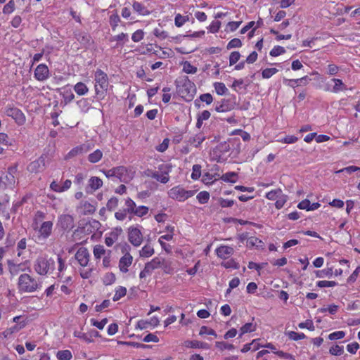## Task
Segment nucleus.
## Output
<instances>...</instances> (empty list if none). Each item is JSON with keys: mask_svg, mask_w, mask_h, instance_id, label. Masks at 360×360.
Segmentation results:
<instances>
[{"mask_svg": "<svg viewBox=\"0 0 360 360\" xmlns=\"http://www.w3.org/2000/svg\"><path fill=\"white\" fill-rule=\"evenodd\" d=\"M133 9L142 15H147L150 13V11L143 5L137 1L134 2Z\"/></svg>", "mask_w": 360, "mask_h": 360, "instance_id": "obj_27", "label": "nucleus"}, {"mask_svg": "<svg viewBox=\"0 0 360 360\" xmlns=\"http://www.w3.org/2000/svg\"><path fill=\"white\" fill-rule=\"evenodd\" d=\"M18 290L22 292H32L41 287V284L28 274H21L18 278Z\"/></svg>", "mask_w": 360, "mask_h": 360, "instance_id": "obj_3", "label": "nucleus"}, {"mask_svg": "<svg viewBox=\"0 0 360 360\" xmlns=\"http://www.w3.org/2000/svg\"><path fill=\"white\" fill-rule=\"evenodd\" d=\"M200 100L202 102H205L207 105H209L213 101V98L210 94L207 93L200 95Z\"/></svg>", "mask_w": 360, "mask_h": 360, "instance_id": "obj_63", "label": "nucleus"}, {"mask_svg": "<svg viewBox=\"0 0 360 360\" xmlns=\"http://www.w3.org/2000/svg\"><path fill=\"white\" fill-rule=\"evenodd\" d=\"M102 185V180L97 176H93L89 181V186L94 191L98 189Z\"/></svg>", "mask_w": 360, "mask_h": 360, "instance_id": "obj_28", "label": "nucleus"}, {"mask_svg": "<svg viewBox=\"0 0 360 360\" xmlns=\"http://www.w3.org/2000/svg\"><path fill=\"white\" fill-rule=\"evenodd\" d=\"M287 335L290 340L295 341L302 340L306 338V335L304 333H298L295 331H290L287 333Z\"/></svg>", "mask_w": 360, "mask_h": 360, "instance_id": "obj_48", "label": "nucleus"}, {"mask_svg": "<svg viewBox=\"0 0 360 360\" xmlns=\"http://www.w3.org/2000/svg\"><path fill=\"white\" fill-rule=\"evenodd\" d=\"M216 347L219 348L221 350L229 349L231 350L235 348L234 345L232 344H229L225 342H215Z\"/></svg>", "mask_w": 360, "mask_h": 360, "instance_id": "obj_51", "label": "nucleus"}, {"mask_svg": "<svg viewBox=\"0 0 360 360\" xmlns=\"http://www.w3.org/2000/svg\"><path fill=\"white\" fill-rule=\"evenodd\" d=\"M221 179L225 182L235 183L238 179V174L234 172H226L221 176Z\"/></svg>", "mask_w": 360, "mask_h": 360, "instance_id": "obj_26", "label": "nucleus"}, {"mask_svg": "<svg viewBox=\"0 0 360 360\" xmlns=\"http://www.w3.org/2000/svg\"><path fill=\"white\" fill-rule=\"evenodd\" d=\"M178 94L186 101L193 100L196 93V87L193 82L190 81L187 76H181L175 80Z\"/></svg>", "mask_w": 360, "mask_h": 360, "instance_id": "obj_2", "label": "nucleus"}, {"mask_svg": "<svg viewBox=\"0 0 360 360\" xmlns=\"http://www.w3.org/2000/svg\"><path fill=\"white\" fill-rule=\"evenodd\" d=\"M56 356L59 360H70L72 355L70 350H60L57 352Z\"/></svg>", "mask_w": 360, "mask_h": 360, "instance_id": "obj_36", "label": "nucleus"}, {"mask_svg": "<svg viewBox=\"0 0 360 360\" xmlns=\"http://www.w3.org/2000/svg\"><path fill=\"white\" fill-rule=\"evenodd\" d=\"M321 207L319 202L311 203L307 199L303 200L299 202L297 207L300 210H306L307 211L315 210Z\"/></svg>", "mask_w": 360, "mask_h": 360, "instance_id": "obj_20", "label": "nucleus"}, {"mask_svg": "<svg viewBox=\"0 0 360 360\" xmlns=\"http://www.w3.org/2000/svg\"><path fill=\"white\" fill-rule=\"evenodd\" d=\"M154 254V249L150 245H144L140 251V256L142 257H149Z\"/></svg>", "mask_w": 360, "mask_h": 360, "instance_id": "obj_33", "label": "nucleus"}, {"mask_svg": "<svg viewBox=\"0 0 360 360\" xmlns=\"http://www.w3.org/2000/svg\"><path fill=\"white\" fill-rule=\"evenodd\" d=\"M205 334L210 335H213L215 338L217 337L216 332L213 329L210 328L207 326H203L200 329L199 335H203Z\"/></svg>", "mask_w": 360, "mask_h": 360, "instance_id": "obj_49", "label": "nucleus"}, {"mask_svg": "<svg viewBox=\"0 0 360 360\" xmlns=\"http://www.w3.org/2000/svg\"><path fill=\"white\" fill-rule=\"evenodd\" d=\"M216 252L219 257L226 259L233 254L234 250L233 248L229 246L221 245L217 248Z\"/></svg>", "mask_w": 360, "mask_h": 360, "instance_id": "obj_19", "label": "nucleus"}, {"mask_svg": "<svg viewBox=\"0 0 360 360\" xmlns=\"http://www.w3.org/2000/svg\"><path fill=\"white\" fill-rule=\"evenodd\" d=\"M287 200V196L283 193L276 199L275 206L277 209H281L283 207Z\"/></svg>", "mask_w": 360, "mask_h": 360, "instance_id": "obj_57", "label": "nucleus"}, {"mask_svg": "<svg viewBox=\"0 0 360 360\" xmlns=\"http://www.w3.org/2000/svg\"><path fill=\"white\" fill-rule=\"evenodd\" d=\"M165 167L167 169L164 170L162 174H159L158 172H153L151 170H148V173L146 174L147 176H151L152 178L156 179L157 181L162 183L166 184L169 181V173L171 170L172 166L171 165H161L159 167V169L162 170L163 168Z\"/></svg>", "mask_w": 360, "mask_h": 360, "instance_id": "obj_8", "label": "nucleus"}, {"mask_svg": "<svg viewBox=\"0 0 360 360\" xmlns=\"http://www.w3.org/2000/svg\"><path fill=\"white\" fill-rule=\"evenodd\" d=\"M197 199L201 204L207 203L210 199V193L207 191H201L197 195Z\"/></svg>", "mask_w": 360, "mask_h": 360, "instance_id": "obj_44", "label": "nucleus"}, {"mask_svg": "<svg viewBox=\"0 0 360 360\" xmlns=\"http://www.w3.org/2000/svg\"><path fill=\"white\" fill-rule=\"evenodd\" d=\"M183 71L187 74H195L198 71V68L191 64L188 61L183 63Z\"/></svg>", "mask_w": 360, "mask_h": 360, "instance_id": "obj_35", "label": "nucleus"}, {"mask_svg": "<svg viewBox=\"0 0 360 360\" xmlns=\"http://www.w3.org/2000/svg\"><path fill=\"white\" fill-rule=\"evenodd\" d=\"M91 323L94 326H96L100 330L103 329L105 324L108 323V319L106 318L102 319L101 321H98L94 319H91Z\"/></svg>", "mask_w": 360, "mask_h": 360, "instance_id": "obj_54", "label": "nucleus"}, {"mask_svg": "<svg viewBox=\"0 0 360 360\" xmlns=\"http://www.w3.org/2000/svg\"><path fill=\"white\" fill-rule=\"evenodd\" d=\"M57 225L63 230H71L75 226L74 218L70 214H62L58 217Z\"/></svg>", "mask_w": 360, "mask_h": 360, "instance_id": "obj_13", "label": "nucleus"}, {"mask_svg": "<svg viewBox=\"0 0 360 360\" xmlns=\"http://www.w3.org/2000/svg\"><path fill=\"white\" fill-rule=\"evenodd\" d=\"M205 140V136L202 134H198L194 136L190 137L188 143L191 145H194L195 147L198 148Z\"/></svg>", "mask_w": 360, "mask_h": 360, "instance_id": "obj_23", "label": "nucleus"}, {"mask_svg": "<svg viewBox=\"0 0 360 360\" xmlns=\"http://www.w3.org/2000/svg\"><path fill=\"white\" fill-rule=\"evenodd\" d=\"M327 268L325 269H323L321 271H316V276L319 278H323L324 276H326L328 278H331L333 274V267L329 266V263H327Z\"/></svg>", "mask_w": 360, "mask_h": 360, "instance_id": "obj_24", "label": "nucleus"}, {"mask_svg": "<svg viewBox=\"0 0 360 360\" xmlns=\"http://www.w3.org/2000/svg\"><path fill=\"white\" fill-rule=\"evenodd\" d=\"M282 193L281 189L273 190L266 194V198L271 200H275L282 194Z\"/></svg>", "mask_w": 360, "mask_h": 360, "instance_id": "obj_43", "label": "nucleus"}, {"mask_svg": "<svg viewBox=\"0 0 360 360\" xmlns=\"http://www.w3.org/2000/svg\"><path fill=\"white\" fill-rule=\"evenodd\" d=\"M240 54L238 51H233L229 56V64L233 65L236 64L240 59Z\"/></svg>", "mask_w": 360, "mask_h": 360, "instance_id": "obj_58", "label": "nucleus"}, {"mask_svg": "<svg viewBox=\"0 0 360 360\" xmlns=\"http://www.w3.org/2000/svg\"><path fill=\"white\" fill-rule=\"evenodd\" d=\"M164 263V259L161 257H155L150 262L145 264L144 269L140 272V278H143L150 275L153 270L160 268L162 264Z\"/></svg>", "mask_w": 360, "mask_h": 360, "instance_id": "obj_7", "label": "nucleus"}, {"mask_svg": "<svg viewBox=\"0 0 360 360\" xmlns=\"http://www.w3.org/2000/svg\"><path fill=\"white\" fill-rule=\"evenodd\" d=\"M188 20V16H183L181 14L178 13L176 15L174 18V24L176 27H181Z\"/></svg>", "mask_w": 360, "mask_h": 360, "instance_id": "obj_41", "label": "nucleus"}, {"mask_svg": "<svg viewBox=\"0 0 360 360\" xmlns=\"http://www.w3.org/2000/svg\"><path fill=\"white\" fill-rule=\"evenodd\" d=\"M75 259L82 266H86L89 262L90 254L86 248H80L77 251Z\"/></svg>", "mask_w": 360, "mask_h": 360, "instance_id": "obj_14", "label": "nucleus"}, {"mask_svg": "<svg viewBox=\"0 0 360 360\" xmlns=\"http://www.w3.org/2000/svg\"><path fill=\"white\" fill-rule=\"evenodd\" d=\"M300 328H307L308 330L313 331L315 328L311 320H307L305 322L300 323L298 325Z\"/></svg>", "mask_w": 360, "mask_h": 360, "instance_id": "obj_60", "label": "nucleus"}, {"mask_svg": "<svg viewBox=\"0 0 360 360\" xmlns=\"http://www.w3.org/2000/svg\"><path fill=\"white\" fill-rule=\"evenodd\" d=\"M102 157L103 152L101 150L97 149L88 155V160L91 163H96L101 160Z\"/></svg>", "mask_w": 360, "mask_h": 360, "instance_id": "obj_25", "label": "nucleus"}, {"mask_svg": "<svg viewBox=\"0 0 360 360\" xmlns=\"http://www.w3.org/2000/svg\"><path fill=\"white\" fill-rule=\"evenodd\" d=\"M153 34L161 39H165L168 37L167 32L164 30H160L158 28H155L153 31Z\"/></svg>", "mask_w": 360, "mask_h": 360, "instance_id": "obj_64", "label": "nucleus"}, {"mask_svg": "<svg viewBox=\"0 0 360 360\" xmlns=\"http://www.w3.org/2000/svg\"><path fill=\"white\" fill-rule=\"evenodd\" d=\"M144 32L142 30H138L131 36V39L134 42H139L143 38Z\"/></svg>", "mask_w": 360, "mask_h": 360, "instance_id": "obj_61", "label": "nucleus"}, {"mask_svg": "<svg viewBox=\"0 0 360 360\" xmlns=\"http://www.w3.org/2000/svg\"><path fill=\"white\" fill-rule=\"evenodd\" d=\"M345 333L344 331H342V330L336 331V332H333V333H330L328 335V339L330 340H339V339L343 338L345 337Z\"/></svg>", "mask_w": 360, "mask_h": 360, "instance_id": "obj_59", "label": "nucleus"}, {"mask_svg": "<svg viewBox=\"0 0 360 360\" xmlns=\"http://www.w3.org/2000/svg\"><path fill=\"white\" fill-rule=\"evenodd\" d=\"M285 53V49L281 46H275L270 51V56L273 57L278 56Z\"/></svg>", "mask_w": 360, "mask_h": 360, "instance_id": "obj_47", "label": "nucleus"}, {"mask_svg": "<svg viewBox=\"0 0 360 360\" xmlns=\"http://www.w3.org/2000/svg\"><path fill=\"white\" fill-rule=\"evenodd\" d=\"M119 205V199L117 197H111L107 202L106 208L108 211L112 212L117 209Z\"/></svg>", "mask_w": 360, "mask_h": 360, "instance_id": "obj_29", "label": "nucleus"}, {"mask_svg": "<svg viewBox=\"0 0 360 360\" xmlns=\"http://www.w3.org/2000/svg\"><path fill=\"white\" fill-rule=\"evenodd\" d=\"M15 10V2L13 0H10L4 7L3 13L4 14H10Z\"/></svg>", "mask_w": 360, "mask_h": 360, "instance_id": "obj_50", "label": "nucleus"}, {"mask_svg": "<svg viewBox=\"0 0 360 360\" xmlns=\"http://www.w3.org/2000/svg\"><path fill=\"white\" fill-rule=\"evenodd\" d=\"M5 113L7 116L11 117L13 118L15 122L19 124H22L25 121V117L24 114L20 110H19L17 108L15 107H9L6 108L5 110Z\"/></svg>", "mask_w": 360, "mask_h": 360, "instance_id": "obj_12", "label": "nucleus"}, {"mask_svg": "<svg viewBox=\"0 0 360 360\" xmlns=\"http://www.w3.org/2000/svg\"><path fill=\"white\" fill-rule=\"evenodd\" d=\"M115 177L121 182L129 183L134 176V172L131 169H128L124 166L115 167Z\"/></svg>", "mask_w": 360, "mask_h": 360, "instance_id": "obj_9", "label": "nucleus"}, {"mask_svg": "<svg viewBox=\"0 0 360 360\" xmlns=\"http://www.w3.org/2000/svg\"><path fill=\"white\" fill-rule=\"evenodd\" d=\"M255 330V326L252 323H247L240 328V333L239 337L241 338L243 335L247 333L252 332Z\"/></svg>", "mask_w": 360, "mask_h": 360, "instance_id": "obj_38", "label": "nucleus"}, {"mask_svg": "<svg viewBox=\"0 0 360 360\" xmlns=\"http://www.w3.org/2000/svg\"><path fill=\"white\" fill-rule=\"evenodd\" d=\"M133 261V257L129 253L126 252L119 261V269L122 273L128 272V268L131 266Z\"/></svg>", "mask_w": 360, "mask_h": 360, "instance_id": "obj_17", "label": "nucleus"}, {"mask_svg": "<svg viewBox=\"0 0 360 360\" xmlns=\"http://www.w3.org/2000/svg\"><path fill=\"white\" fill-rule=\"evenodd\" d=\"M333 82H334L335 85L333 88V91L335 93H338L339 91H342L347 89L345 84L342 82V81L340 79H333Z\"/></svg>", "mask_w": 360, "mask_h": 360, "instance_id": "obj_32", "label": "nucleus"}, {"mask_svg": "<svg viewBox=\"0 0 360 360\" xmlns=\"http://www.w3.org/2000/svg\"><path fill=\"white\" fill-rule=\"evenodd\" d=\"M34 269L41 276L51 274L55 269V260L51 257H39L34 261Z\"/></svg>", "mask_w": 360, "mask_h": 360, "instance_id": "obj_4", "label": "nucleus"}, {"mask_svg": "<svg viewBox=\"0 0 360 360\" xmlns=\"http://www.w3.org/2000/svg\"><path fill=\"white\" fill-rule=\"evenodd\" d=\"M120 20V18L117 13L112 14L110 16V25L112 27V30L113 31L115 30Z\"/></svg>", "mask_w": 360, "mask_h": 360, "instance_id": "obj_42", "label": "nucleus"}, {"mask_svg": "<svg viewBox=\"0 0 360 360\" xmlns=\"http://www.w3.org/2000/svg\"><path fill=\"white\" fill-rule=\"evenodd\" d=\"M184 346L187 348L210 349V345L207 343L198 340H186L184 342Z\"/></svg>", "mask_w": 360, "mask_h": 360, "instance_id": "obj_21", "label": "nucleus"}, {"mask_svg": "<svg viewBox=\"0 0 360 360\" xmlns=\"http://www.w3.org/2000/svg\"><path fill=\"white\" fill-rule=\"evenodd\" d=\"M94 255L96 259H101V257L105 254V250L103 245H96L94 248Z\"/></svg>", "mask_w": 360, "mask_h": 360, "instance_id": "obj_37", "label": "nucleus"}, {"mask_svg": "<svg viewBox=\"0 0 360 360\" xmlns=\"http://www.w3.org/2000/svg\"><path fill=\"white\" fill-rule=\"evenodd\" d=\"M194 193V191H186L180 186L171 188L168 192L169 198L179 201H184L193 196Z\"/></svg>", "mask_w": 360, "mask_h": 360, "instance_id": "obj_5", "label": "nucleus"}, {"mask_svg": "<svg viewBox=\"0 0 360 360\" xmlns=\"http://www.w3.org/2000/svg\"><path fill=\"white\" fill-rule=\"evenodd\" d=\"M46 168V157L40 156L37 160L31 162L27 167L28 172L31 173H39Z\"/></svg>", "mask_w": 360, "mask_h": 360, "instance_id": "obj_10", "label": "nucleus"}, {"mask_svg": "<svg viewBox=\"0 0 360 360\" xmlns=\"http://www.w3.org/2000/svg\"><path fill=\"white\" fill-rule=\"evenodd\" d=\"M278 72V70L275 68H266L262 70V75L264 79H269Z\"/></svg>", "mask_w": 360, "mask_h": 360, "instance_id": "obj_40", "label": "nucleus"}, {"mask_svg": "<svg viewBox=\"0 0 360 360\" xmlns=\"http://www.w3.org/2000/svg\"><path fill=\"white\" fill-rule=\"evenodd\" d=\"M53 229V222L51 221H44L41 224L39 232L40 234V237H42L44 239L48 238L52 233Z\"/></svg>", "mask_w": 360, "mask_h": 360, "instance_id": "obj_18", "label": "nucleus"}, {"mask_svg": "<svg viewBox=\"0 0 360 360\" xmlns=\"http://www.w3.org/2000/svg\"><path fill=\"white\" fill-rule=\"evenodd\" d=\"M329 352L332 355L340 356L344 352L343 347L335 345V347H332L330 348Z\"/></svg>", "mask_w": 360, "mask_h": 360, "instance_id": "obj_55", "label": "nucleus"}, {"mask_svg": "<svg viewBox=\"0 0 360 360\" xmlns=\"http://www.w3.org/2000/svg\"><path fill=\"white\" fill-rule=\"evenodd\" d=\"M192 174L191 179L193 180H197L200 178L201 175V166L200 165H194L192 168Z\"/></svg>", "mask_w": 360, "mask_h": 360, "instance_id": "obj_45", "label": "nucleus"}, {"mask_svg": "<svg viewBox=\"0 0 360 360\" xmlns=\"http://www.w3.org/2000/svg\"><path fill=\"white\" fill-rule=\"evenodd\" d=\"M101 224L99 223V221L94 219L92 220L91 221H89V223L86 224L85 226L84 227V229L86 231L92 232L91 228H93L94 230H98Z\"/></svg>", "mask_w": 360, "mask_h": 360, "instance_id": "obj_46", "label": "nucleus"}, {"mask_svg": "<svg viewBox=\"0 0 360 360\" xmlns=\"http://www.w3.org/2000/svg\"><path fill=\"white\" fill-rule=\"evenodd\" d=\"M74 90L78 95L83 96L88 92L89 89L84 83L78 82L75 85Z\"/></svg>", "mask_w": 360, "mask_h": 360, "instance_id": "obj_30", "label": "nucleus"}, {"mask_svg": "<svg viewBox=\"0 0 360 360\" xmlns=\"http://www.w3.org/2000/svg\"><path fill=\"white\" fill-rule=\"evenodd\" d=\"M337 285L338 283L333 281H320L316 283V285L319 288L334 287Z\"/></svg>", "mask_w": 360, "mask_h": 360, "instance_id": "obj_56", "label": "nucleus"}, {"mask_svg": "<svg viewBox=\"0 0 360 360\" xmlns=\"http://www.w3.org/2000/svg\"><path fill=\"white\" fill-rule=\"evenodd\" d=\"M81 207L83 209V214L85 215L91 214L96 211L95 206L86 201L82 202Z\"/></svg>", "mask_w": 360, "mask_h": 360, "instance_id": "obj_31", "label": "nucleus"}, {"mask_svg": "<svg viewBox=\"0 0 360 360\" xmlns=\"http://www.w3.org/2000/svg\"><path fill=\"white\" fill-rule=\"evenodd\" d=\"M125 208L120 209L115 213L116 219L124 221L127 218V214L142 217L146 215L149 210L148 207L144 205L136 207L135 202L130 198L125 199Z\"/></svg>", "mask_w": 360, "mask_h": 360, "instance_id": "obj_1", "label": "nucleus"}, {"mask_svg": "<svg viewBox=\"0 0 360 360\" xmlns=\"http://www.w3.org/2000/svg\"><path fill=\"white\" fill-rule=\"evenodd\" d=\"M214 89L217 94L224 95L227 91V88L225 84L221 82H216L214 84Z\"/></svg>", "mask_w": 360, "mask_h": 360, "instance_id": "obj_52", "label": "nucleus"}, {"mask_svg": "<svg viewBox=\"0 0 360 360\" xmlns=\"http://www.w3.org/2000/svg\"><path fill=\"white\" fill-rule=\"evenodd\" d=\"M115 281V276L113 273H108L105 275L103 282L105 285H110Z\"/></svg>", "mask_w": 360, "mask_h": 360, "instance_id": "obj_62", "label": "nucleus"}, {"mask_svg": "<svg viewBox=\"0 0 360 360\" xmlns=\"http://www.w3.org/2000/svg\"><path fill=\"white\" fill-rule=\"evenodd\" d=\"M242 46V42L240 39L238 38H234L231 39L227 44L226 48L227 49H231L233 48H238Z\"/></svg>", "mask_w": 360, "mask_h": 360, "instance_id": "obj_53", "label": "nucleus"}, {"mask_svg": "<svg viewBox=\"0 0 360 360\" xmlns=\"http://www.w3.org/2000/svg\"><path fill=\"white\" fill-rule=\"evenodd\" d=\"M49 77V70L46 65L39 64L34 70V77L37 80L43 82Z\"/></svg>", "mask_w": 360, "mask_h": 360, "instance_id": "obj_15", "label": "nucleus"}, {"mask_svg": "<svg viewBox=\"0 0 360 360\" xmlns=\"http://www.w3.org/2000/svg\"><path fill=\"white\" fill-rule=\"evenodd\" d=\"M95 91L96 94L105 91L108 86V77L103 70L98 69L95 72Z\"/></svg>", "mask_w": 360, "mask_h": 360, "instance_id": "obj_6", "label": "nucleus"}, {"mask_svg": "<svg viewBox=\"0 0 360 360\" xmlns=\"http://www.w3.org/2000/svg\"><path fill=\"white\" fill-rule=\"evenodd\" d=\"M127 293V289L124 287L120 286L116 290L115 294L112 298L113 301L116 302L120 300L122 297L125 296Z\"/></svg>", "mask_w": 360, "mask_h": 360, "instance_id": "obj_39", "label": "nucleus"}, {"mask_svg": "<svg viewBox=\"0 0 360 360\" xmlns=\"http://www.w3.org/2000/svg\"><path fill=\"white\" fill-rule=\"evenodd\" d=\"M129 241L134 246H139L143 241V236L141 231L134 227L129 229L128 233Z\"/></svg>", "mask_w": 360, "mask_h": 360, "instance_id": "obj_11", "label": "nucleus"}, {"mask_svg": "<svg viewBox=\"0 0 360 360\" xmlns=\"http://www.w3.org/2000/svg\"><path fill=\"white\" fill-rule=\"evenodd\" d=\"M18 171V166L15 165L13 166L9 167L8 169V173L6 175V179L7 184L10 186L14 185L15 184V174Z\"/></svg>", "mask_w": 360, "mask_h": 360, "instance_id": "obj_22", "label": "nucleus"}, {"mask_svg": "<svg viewBox=\"0 0 360 360\" xmlns=\"http://www.w3.org/2000/svg\"><path fill=\"white\" fill-rule=\"evenodd\" d=\"M110 41H117V46H122L124 44V42H122V43H121V42L123 41H128V35H127V34L122 32L118 35L112 37L110 39Z\"/></svg>", "mask_w": 360, "mask_h": 360, "instance_id": "obj_34", "label": "nucleus"}, {"mask_svg": "<svg viewBox=\"0 0 360 360\" xmlns=\"http://www.w3.org/2000/svg\"><path fill=\"white\" fill-rule=\"evenodd\" d=\"M92 148L91 143H84L80 146L73 148L67 155V158H72L78 155L86 153Z\"/></svg>", "mask_w": 360, "mask_h": 360, "instance_id": "obj_16", "label": "nucleus"}]
</instances>
